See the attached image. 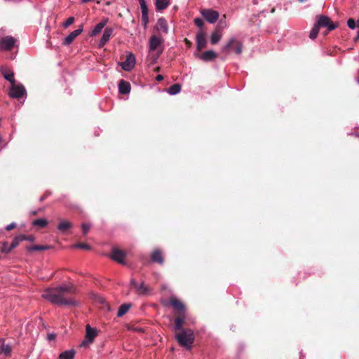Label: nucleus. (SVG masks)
Segmentation results:
<instances>
[{
    "label": "nucleus",
    "mask_w": 359,
    "mask_h": 359,
    "mask_svg": "<svg viewBox=\"0 0 359 359\" xmlns=\"http://www.w3.org/2000/svg\"><path fill=\"white\" fill-rule=\"evenodd\" d=\"M75 293L76 287L71 284L47 288L43 291L42 297L48 300L52 304L59 306H75L78 304V302L70 296Z\"/></svg>",
    "instance_id": "f257e3e1"
},
{
    "label": "nucleus",
    "mask_w": 359,
    "mask_h": 359,
    "mask_svg": "<svg viewBox=\"0 0 359 359\" xmlns=\"http://www.w3.org/2000/svg\"><path fill=\"white\" fill-rule=\"evenodd\" d=\"M163 39L161 36L152 35L149 39V52L151 54V63H156L163 51Z\"/></svg>",
    "instance_id": "f03ea898"
},
{
    "label": "nucleus",
    "mask_w": 359,
    "mask_h": 359,
    "mask_svg": "<svg viewBox=\"0 0 359 359\" xmlns=\"http://www.w3.org/2000/svg\"><path fill=\"white\" fill-rule=\"evenodd\" d=\"M175 338L180 346L189 350L194 341V332L191 329L180 330L176 333Z\"/></svg>",
    "instance_id": "7ed1b4c3"
},
{
    "label": "nucleus",
    "mask_w": 359,
    "mask_h": 359,
    "mask_svg": "<svg viewBox=\"0 0 359 359\" xmlns=\"http://www.w3.org/2000/svg\"><path fill=\"white\" fill-rule=\"evenodd\" d=\"M243 45L241 41L231 37L228 43L222 48V50L224 53H234L236 55H241L243 52Z\"/></svg>",
    "instance_id": "20e7f679"
},
{
    "label": "nucleus",
    "mask_w": 359,
    "mask_h": 359,
    "mask_svg": "<svg viewBox=\"0 0 359 359\" xmlns=\"http://www.w3.org/2000/svg\"><path fill=\"white\" fill-rule=\"evenodd\" d=\"M317 19L318 20L315 24L319 27V29L320 27H327L328 31H332L338 27V23L333 22L330 18L326 15H318Z\"/></svg>",
    "instance_id": "39448f33"
},
{
    "label": "nucleus",
    "mask_w": 359,
    "mask_h": 359,
    "mask_svg": "<svg viewBox=\"0 0 359 359\" xmlns=\"http://www.w3.org/2000/svg\"><path fill=\"white\" fill-rule=\"evenodd\" d=\"M26 93L25 87L22 84L16 85L15 82L11 83L9 95L13 98H20Z\"/></svg>",
    "instance_id": "423d86ee"
},
{
    "label": "nucleus",
    "mask_w": 359,
    "mask_h": 359,
    "mask_svg": "<svg viewBox=\"0 0 359 359\" xmlns=\"http://www.w3.org/2000/svg\"><path fill=\"white\" fill-rule=\"evenodd\" d=\"M201 13L203 17L211 24L215 23L219 18V14L217 11L212 9H202Z\"/></svg>",
    "instance_id": "0eeeda50"
},
{
    "label": "nucleus",
    "mask_w": 359,
    "mask_h": 359,
    "mask_svg": "<svg viewBox=\"0 0 359 359\" xmlns=\"http://www.w3.org/2000/svg\"><path fill=\"white\" fill-rule=\"evenodd\" d=\"M130 286L134 287L136 292L140 295H147L151 292V288L147 286L143 282L138 285L133 278L130 280Z\"/></svg>",
    "instance_id": "6e6552de"
},
{
    "label": "nucleus",
    "mask_w": 359,
    "mask_h": 359,
    "mask_svg": "<svg viewBox=\"0 0 359 359\" xmlns=\"http://www.w3.org/2000/svg\"><path fill=\"white\" fill-rule=\"evenodd\" d=\"M97 335V331L95 328H92L90 325L86 327V339L82 342V346H86L93 342L95 338Z\"/></svg>",
    "instance_id": "1a4fd4ad"
},
{
    "label": "nucleus",
    "mask_w": 359,
    "mask_h": 359,
    "mask_svg": "<svg viewBox=\"0 0 359 359\" xmlns=\"http://www.w3.org/2000/svg\"><path fill=\"white\" fill-rule=\"evenodd\" d=\"M169 303L170 306H172V308L176 311V314L186 313V307L185 305L182 302H181L180 299H178L175 297H171L169 299Z\"/></svg>",
    "instance_id": "9d476101"
},
{
    "label": "nucleus",
    "mask_w": 359,
    "mask_h": 359,
    "mask_svg": "<svg viewBox=\"0 0 359 359\" xmlns=\"http://www.w3.org/2000/svg\"><path fill=\"white\" fill-rule=\"evenodd\" d=\"M15 41V39L12 36H5L0 41V49L1 50H11L14 46Z\"/></svg>",
    "instance_id": "9b49d317"
},
{
    "label": "nucleus",
    "mask_w": 359,
    "mask_h": 359,
    "mask_svg": "<svg viewBox=\"0 0 359 359\" xmlns=\"http://www.w3.org/2000/svg\"><path fill=\"white\" fill-rule=\"evenodd\" d=\"M135 65V57L132 53H129L124 62L121 63L122 69L125 71H130Z\"/></svg>",
    "instance_id": "f8f14e48"
},
{
    "label": "nucleus",
    "mask_w": 359,
    "mask_h": 359,
    "mask_svg": "<svg viewBox=\"0 0 359 359\" xmlns=\"http://www.w3.org/2000/svg\"><path fill=\"white\" fill-rule=\"evenodd\" d=\"M207 40L205 39V33L200 31L196 34V49L197 51H201L202 49L206 48Z\"/></svg>",
    "instance_id": "ddd939ff"
},
{
    "label": "nucleus",
    "mask_w": 359,
    "mask_h": 359,
    "mask_svg": "<svg viewBox=\"0 0 359 359\" xmlns=\"http://www.w3.org/2000/svg\"><path fill=\"white\" fill-rule=\"evenodd\" d=\"M142 11V23L144 28H147L149 22L148 8L145 0H138Z\"/></svg>",
    "instance_id": "4468645a"
},
{
    "label": "nucleus",
    "mask_w": 359,
    "mask_h": 359,
    "mask_svg": "<svg viewBox=\"0 0 359 359\" xmlns=\"http://www.w3.org/2000/svg\"><path fill=\"white\" fill-rule=\"evenodd\" d=\"M186 318V313L176 314V317L175 318L174 327L175 330L177 331H180L182 330H185L182 327L183 325L185 323Z\"/></svg>",
    "instance_id": "2eb2a0df"
},
{
    "label": "nucleus",
    "mask_w": 359,
    "mask_h": 359,
    "mask_svg": "<svg viewBox=\"0 0 359 359\" xmlns=\"http://www.w3.org/2000/svg\"><path fill=\"white\" fill-rule=\"evenodd\" d=\"M126 253L117 248L112 250L111 258L119 264H124V259L126 258Z\"/></svg>",
    "instance_id": "dca6fc26"
},
{
    "label": "nucleus",
    "mask_w": 359,
    "mask_h": 359,
    "mask_svg": "<svg viewBox=\"0 0 359 359\" xmlns=\"http://www.w3.org/2000/svg\"><path fill=\"white\" fill-rule=\"evenodd\" d=\"M198 57L203 62H210L217 57V54L213 50H207L198 55Z\"/></svg>",
    "instance_id": "f3484780"
},
{
    "label": "nucleus",
    "mask_w": 359,
    "mask_h": 359,
    "mask_svg": "<svg viewBox=\"0 0 359 359\" xmlns=\"http://www.w3.org/2000/svg\"><path fill=\"white\" fill-rule=\"evenodd\" d=\"M83 32V25L72 32H71L67 37H65L63 44L68 46Z\"/></svg>",
    "instance_id": "a211bd4d"
},
{
    "label": "nucleus",
    "mask_w": 359,
    "mask_h": 359,
    "mask_svg": "<svg viewBox=\"0 0 359 359\" xmlns=\"http://www.w3.org/2000/svg\"><path fill=\"white\" fill-rule=\"evenodd\" d=\"M151 259L153 262L163 264L164 263V257L163 252L160 249H156L151 255Z\"/></svg>",
    "instance_id": "6ab92c4d"
},
{
    "label": "nucleus",
    "mask_w": 359,
    "mask_h": 359,
    "mask_svg": "<svg viewBox=\"0 0 359 359\" xmlns=\"http://www.w3.org/2000/svg\"><path fill=\"white\" fill-rule=\"evenodd\" d=\"M113 31L114 29L111 27H107L104 29L103 35L99 42V47H103L109 41Z\"/></svg>",
    "instance_id": "aec40b11"
},
{
    "label": "nucleus",
    "mask_w": 359,
    "mask_h": 359,
    "mask_svg": "<svg viewBox=\"0 0 359 359\" xmlns=\"http://www.w3.org/2000/svg\"><path fill=\"white\" fill-rule=\"evenodd\" d=\"M0 71L1 72L2 76L4 77L5 79L8 81L11 84L13 82H15V78H14V73L11 69L6 68V67H1L0 69Z\"/></svg>",
    "instance_id": "412c9836"
},
{
    "label": "nucleus",
    "mask_w": 359,
    "mask_h": 359,
    "mask_svg": "<svg viewBox=\"0 0 359 359\" xmlns=\"http://www.w3.org/2000/svg\"><path fill=\"white\" fill-rule=\"evenodd\" d=\"M119 93L123 95L128 94L130 91V84L129 82L121 79L118 83Z\"/></svg>",
    "instance_id": "4be33fe9"
},
{
    "label": "nucleus",
    "mask_w": 359,
    "mask_h": 359,
    "mask_svg": "<svg viewBox=\"0 0 359 359\" xmlns=\"http://www.w3.org/2000/svg\"><path fill=\"white\" fill-rule=\"evenodd\" d=\"M222 34L219 28H216L210 36V43L213 45L217 44L222 39Z\"/></svg>",
    "instance_id": "5701e85b"
},
{
    "label": "nucleus",
    "mask_w": 359,
    "mask_h": 359,
    "mask_svg": "<svg viewBox=\"0 0 359 359\" xmlns=\"http://www.w3.org/2000/svg\"><path fill=\"white\" fill-rule=\"evenodd\" d=\"M107 21H108L107 19H104V20H102L100 22H99L98 24H97L90 35L91 36H95L97 34H99L100 32H101L102 29L106 25Z\"/></svg>",
    "instance_id": "b1692460"
},
{
    "label": "nucleus",
    "mask_w": 359,
    "mask_h": 359,
    "mask_svg": "<svg viewBox=\"0 0 359 359\" xmlns=\"http://www.w3.org/2000/svg\"><path fill=\"white\" fill-rule=\"evenodd\" d=\"M156 29L163 31L164 33H168V28L167 22L165 18H161L158 20L156 23Z\"/></svg>",
    "instance_id": "393cba45"
},
{
    "label": "nucleus",
    "mask_w": 359,
    "mask_h": 359,
    "mask_svg": "<svg viewBox=\"0 0 359 359\" xmlns=\"http://www.w3.org/2000/svg\"><path fill=\"white\" fill-rule=\"evenodd\" d=\"M72 227V224L68 221H62L57 225V229L62 233L66 232L67 230Z\"/></svg>",
    "instance_id": "a878e982"
},
{
    "label": "nucleus",
    "mask_w": 359,
    "mask_h": 359,
    "mask_svg": "<svg viewBox=\"0 0 359 359\" xmlns=\"http://www.w3.org/2000/svg\"><path fill=\"white\" fill-rule=\"evenodd\" d=\"M11 347L8 344H4V339H1L0 343V353H4L6 355H9L11 353Z\"/></svg>",
    "instance_id": "bb28decb"
},
{
    "label": "nucleus",
    "mask_w": 359,
    "mask_h": 359,
    "mask_svg": "<svg viewBox=\"0 0 359 359\" xmlns=\"http://www.w3.org/2000/svg\"><path fill=\"white\" fill-rule=\"evenodd\" d=\"M75 351L74 349L67 350L61 353L59 359H74L75 356Z\"/></svg>",
    "instance_id": "cd10ccee"
},
{
    "label": "nucleus",
    "mask_w": 359,
    "mask_h": 359,
    "mask_svg": "<svg viewBox=\"0 0 359 359\" xmlns=\"http://www.w3.org/2000/svg\"><path fill=\"white\" fill-rule=\"evenodd\" d=\"M52 248V246L50 245H31L27 247V250L29 252L32 251H41V250H46Z\"/></svg>",
    "instance_id": "c85d7f7f"
},
{
    "label": "nucleus",
    "mask_w": 359,
    "mask_h": 359,
    "mask_svg": "<svg viewBox=\"0 0 359 359\" xmlns=\"http://www.w3.org/2000/svg\"><path fill=\"white\" fill-rule=\"evenodd\" d=\"M170 4V0H156V8L157 11L165 9Z\"/></svg>",
    "instance_id": "c756f323"
},
{
    "label": "nucleus",
    "mask_w": 359,
    "mask_h": 359,
    "mask_svg": "<svg viewBox=\"0 0 359 359\" xmlns=\"http://www.w3.org/2000/svg\"><path fill=\"white\" fill-rule=\"evenodd\" d=\"M25 241L24 234H19L14 238L11 244L10 245V249L12 250L15 248L20 243V242Z\"/></svg>",
    "instance_id": "7c9ffc66"
},
{
    "label": "nucleus",
    "mask_w": 359,
    "mask_h": 359,
    "mask_svg": "<svg viewBox=\"0 0 359 359\" xmlns=\"http://www.w3.org/2000/svg\"><path fill=\"white\" fill-rule=\"evenodd\" d=\"M48 224V222L47 219L43 218H39L37 219H35L32 222V225L34 226H39L40 228H44L46 227Z\"/></svg>",
    "instance_id": "2f4dec72"
},
{
    "label": "nucleus",
    "mask_w": 359,
    "mask_h": 359,
    "mask_svg": "<svg viewBox=\"0 0 359 359\" xmlns=\"http://www.w3.org/2000/svg\"><path fill=\"white\" fill-rule=\"evenodd\" d=\"M130 308V304H122L118 309L117 316L118 317L123 316L128 311Z\"/></svg>",
    "instance_id": "473e14b6"
},
{
    "label": "nucleus",
    "mask_w": 359,
    "mask_h": 359,
    "mask_svg": "<svg viewBox=\"0 0 359 359\" xmlns=\"http://www.w3.org/2000/svg\"><path fill=\"white\" fill-rule=\"evenodd\" d=\"M181 90V85L179 83H175L172 85L168 90V92L170 95H176L179 93Z\"/></svg>",
    "instance_id": "72a5a7b5"
},
{
    "label": "nucleus",
    "mask_w": 359,
    "mask_h": 359,
    "mask_svg": "<svg viewBox=\"0 0 359 359\" xmlns=\"http://www.w3.org/2000/svg\"><path fill=\"white\" fill-rule=\"evenodd\" d=\"M319 27L315 24L309 34L311 39H315L317 37L319 33Z\"/></svg>",
    "instance_id": "f704fd0d"
},
{
    "label": "nucleus",
    "mask_w": 359,
    "mask_h": 359,
    "mask_svg": "<svg viewBox=\"0 0 359 359\" xmlns=\"http://www.w3.org/2000/svg\"><path fill=\"white\" fill-rule=\"evenodd\" d=\"M73 248H81L83 250H90V246L86 243H79L72 246Z\"/></svg>",
    "instance_id": "c9c22d12"
},
{
    "label": "nucleus",
    "mask_w": 359,
    "mask_h": 359,
    "mask_svg": "<svg viewBox=\"0 0 359 359\" xmlns=\"http://www.w3.org/2000/svg\"><path fill=\"white\" fill-rule=\"evenodd\" d=\"M12 249H10V245H8V243L4 242L2 244V246L1 248V251L4 253H9Z\"/></svg>",
    "instance_id": "e433bc0d"
},
{
    "label": "nucleus",
    "mask_w": 359,
    "mask_h": 359,
    "mask_svg": "<svg viewBox=\"0 0 359 359\" xmlns=\"http://www.w3.org/2000/svg\"><path fill=\"white\" fill-rule=\"evenodd\" d=\"M74 22V17H69L67 19V20L63 23V27L65 28L68 27L69 25L73 24Z\"/></svg>",
    "instance_id": "4c0bfd02"
},
{
    "label": "nucleus",
    "mask_w": 359,
    "mask_h": 359,
    "mask_svg": "<svg viewBox=\"0 0 359 359\" xmlns=\"http://www.w3.org/2000/svg\"><path fill=\"white\" fill-rule=\"evenodd\" d=\"M81 229H82V231H83V233L84 235L87 234V233L88 232V231L90 230V225L88 224H86V223H83L81 224Z\"/></svg>",
    "instance_id": "58836bf2"
},
{
    "label": "nucleus",
    "mask_w": 359,
    "mask_h": 359,
    "mask_svg": "<svg viewBox=\"0 0 359 359\" xmlns=\"http://www.w3.org/2000/svg\"><path fill=\"white\" fill-rule=\"evenodd\" d=\"M347 25L350 29H355L356 27L355 20L353 18H349L347 21Z\"/></svg>",
    "instance_id": "ea45409f"
},
{
    "label": "nucleus",
    "mask_w": 359,
    "mask_h": 359,
    "mask_svg": "<svg viewBox=\"0 0 359 359\" xmlns=\"http://www.w3.org/2000/svg\"><path fill=\"white\" fill-rule=\"evenodd\" d=\"M194 21L195 25L200 28H201L204 25L203 20L201 18H195Z\"/></svg>",
    "instance_id": "a19ab883"
},
{
    "label": "nucleus",
    "mask_w": 359,
    "mask_h": 359,
    "mask_svg": "<svg viewBox=\"0 0 359 359\" xmlns=\"http://www.w3.org/2000/svg\"><path fill=\"white\" fill-rule=\"evenodd\" d=\"M226 27V21H223L222 20H221L219 22V25L217 26L216 28H219V30H220L222 32V29H224Z\"/></svg>",
    "instance_id": "79ce46f5"
},
{
    "label": "nucleus",
    "mask_w": 359,
    "mask_h": 359,
    "mask_svg": "<svg viewBox=\"0 0 359 359\" xmlns=\"http://www.w3.org/2000/svg\"><path fill=\"white\" fill-rule=\"evenodd\" d=\"M25 241H29L30 242H34L35 241V237L33 235L26 236L24 234Z\"/></svg>",
    "instance_id": "37998d69"
},
{
    "label": "nucleus",
    "mask_w": 359,
    "mask_h": 359,
    "mask_svg": "<svg viewBox=\"0 0 359 359\" xmlns=\"http://www.w3.org/2000/svg\"><path fill=\"white\" fill-rule=\"evenodd\" d=\"M16 226V224L15 223H11L8 225L6 226V230L9 231H11L12 229H15Z\"/></svg>",
    "instance_id": "c03bdc74"
},
{
    "label": "nucleus",
    "mask_w": 359,
    "mask_h": 359,
    "mask_svg": "<svg viewBox=\"0 0 359 359\" xmlns=\"http://www.w3.org/2000/svg\"><path fill=\"white\" fill-rule=\"evenodd\" d=\"M184 41L185 44L187 46V47L189 48L191 46V44H192L191 42L187 38L184 39Z\"/></svg>",
    "instance_id": "a18cd8bd"
},
{
    "label": "nucleus",
    "mask_w": 359,
    "mask_h": 359,
    "mask_svg": "<svg viewBox=\"0 0 359 359\" xmlns=\"http://www.w3.org/2000/svg\"><path fill=\"white\" fill-rule=\"evenodd\" d=\"M55 339V334L51 333V334H48V340H53Z\"/></svg>",
    "instance_id": "49530a36"
},
{
    "label": "nucleus",
    "mask_w": 359,
    "mask_h": 359,
    "mask_svg": "<svg viewBox=\"0 0 359 359\" xmlns=\"http://www.w3.org/2000/svg\"><path fill=\"white\" fill-rule=\"evenodd\" d=\"M156 81H161L163 80V76L161 74H158L156 76Z\"/></svg>",
    "instance_id": "de8ad7c7"
},
{
    "label": "nucleus",
    "mask_w": 359,
    "mask_h": 359,
    "mask_svg": "<svg viewBox=\"0 0 359 359\" xmlns=\"http://www.w3.org/2000/svg\"><path fill=\"white\" fill-rule=\"evenodd\" d=\"M46 196H47L46 194H44L43 196H41L40 198V201L41 202L43 201L46 198Z\"/></svg>",
    "instance_id": "09e8293b"
},
{
    "label": "nucleus",
    "mask_w": 359,
    "mask_h": 359,
    "mask_svg": "<svg viewBox=\"0 0 359 359\" xmlns=\"http://www.w3.org/2000/svg\"><path fill=\"white\" fill-rule=\"evenodd\" d=\"M358 40H359V31L358 32L357 36L355 39V41H358Z\"/></svg>",
    "instance_id": "8fccbe9b"
},
{
    "label": "nucleus",
    "mask_w": 359,
    "mask_h": 359,
    "mask_svg": "<svg viewBox=\"0 0 359 359\" xmlns=\"http://www.w3.org/2000/svg\"><path fill=\"white\" fill-rule=\"evenodd\" d=\"M160 69H161L160 67H157L155 68L154 71L155 72H159Z\"/></svg>",
    "instance_id": "3c124183"
},
{
    "label": "nucleus",
    "mask_w": 359,
    "mask_h": 359,
    "mask_svg": "<svg viewBox=\"0 0 359 359\" xmlns=\"http://www.w3.org/2000/svg\"><path fill=\"white\" fill-rule=\"evenodd\" d=\"M357 27L359 28V19L357 20Z\"/></svg>",
    "instance_id": "603ef678"
},
{
    "label": "nucleus",
    "mask_w": 359,
    "mask_h": 359,
    "mask_svg": "<svg viewBox=\"0 0 359 359\" xmlns=\"http://www.w3.org/2000/svg\"><path fill=\"white\" fill-rule=\"evenodd\" d=\"M271 12V13H274V12H275V8H272Z\"/></svg>",
    "instance_id": "864d4df0"
},
{
    "label": "nucleus",
    "mask_w": 359,
    "mask_h": 359,
    "mask_svg": "<svg viewBox=\"0 0 359 359\" xmlns=\"http://www.w3.org/2000/svg\"><path fill=\"white\" fill-rule=\"evenodd\" d=\"M356 136L359 137V134L356 135Z\"/></svg>",
    "instance_id": "5fc2aeb1"
}]
</instances>
